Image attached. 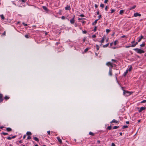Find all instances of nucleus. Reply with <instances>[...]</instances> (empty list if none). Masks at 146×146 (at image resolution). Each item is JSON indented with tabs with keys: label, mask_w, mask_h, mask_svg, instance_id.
Instances as JSON below:
<instances>
[{
	"label": "nucleus",
	"mask_w": 146,
	"mask_h": 146,
	"mask_svg": "<svg viewBox=\"0 0 146 146\" xmlns=\"http://www.w3.org/2000/svg\"><path fill=\"white\" fill-rule=\"evenodd\" d=\"M26 134L27 135H31L32 134V133H31V132H30V131H27V133H26Z\"/></svg>",
	"instance_id": "nucleus-18"
},
{
	"label": "nucleus",
	"mask_w": 146,
	"mask_h": 146,
	"mask_svg": "<svg viewBox=\"0 0 146 146\" xmlns=\"http://www.w3.org/2000/svg\"><path fill=\"white\" fill-rule=\"evenodd\" d=\"M145 102H146V100H143L141 102V103H144Z\"/></svg>",
	"instance_id": "nucleus-36"
},
{
	"label": "nucleus",
	"mask_w": 146,
	"mask_h": 146,
	"mask_svg": "<svg viewBox=\"0 0 146 146\" xmlns=\"http://www.w3.org/2000/svg\"><path fill=\"white\" fill-rule=\"evenodd\" d=\"M3 95L0 93V103L2 102L3 101Z\"/></svg>",
	"instance_id": "nucleus-6"
},
{
	"label": "nucleus",
	"mask_w": 146,
	"mask_h": 146,
	"mask_svg": "<svg viewBox=\"0 0 146 146\" xmlns=\"http://www.w3.org/2000/svg\"><path fill=\"white\" fill-rule=\"evenodd\" d=\"M96 49L97 50H98L100 48V46L99 45H98L97 44L96 45Z\"/></svg>",
	"instance_id": "nucleus-29"
},
{
	"label": "nucleus",
	"mask_w": 146,
	"mask_h": 146,
	"mask_svg": "<svg viewBox=\"0 0 146 146\" xmlns=\"http://www.w3.org/2000/svg\"><path fill=\"white\" fill-rule=\"evenodd\" d=\"M146 108L145 107H141L139 110V112H141L143 110H144L146 109Z\"/></svg>",
	"instance_id": "nucleus-4"
},
{
	"label": "nucleus",
	"mask_w": 146,
	"mask_h": 146,
	"mask_svg": "<svg viewBox=\"0 0 146 146\" xmlns=\"http://www.w3.org/2000/svg\"><path fill=\"white\" fill-rule=\"evenodd\" d=\"M124 13V10H121L120 11L119 14H122Z\"/></svg>",
	"instance_id": "nucleus-23"
},
{
	"label": "nucleus",
	"mask_w": 146,
	"mask_h": 146,
	"mask_svg": "<svg viewBox=\"0 0 146 146\" xmlns=\"http://www.w3.org/2000/svg\"><path fill=\"white\" fill-rule=\"evenodd\" d=\"M141 39H141L140 38H139L138 40V42H140L141 40Z\"/></svg>",
	"instance_id": "nucleus-42"
},
{
	"label": "nucleus",
	"mask_w": 146,
	"mask_h": 146,
	"mask_svg": "<svg viewBox=\"0 0 146 146\" xmlns=\"http://www.w3.org/2000/svg\"><path fill=\"white\" fill-rule=\"evenodd\" d=\"M80 16L81 17H84V15H83V14H81L80 15Z\"/></svg>",
	"instance_id": "nucleus-56"
},
{
	"label": "nucleus",
	"mask_w": 146,
	"mask_h": 146,
	"mask_svg": "<svg viewBox=\"0 0 146 146\" xmlns=\"http://www.w3.org/2000/svg\"><path fill=\"white\" fill-rule=\"evenodd\" d=\"M136 45H135V44H132L131 45V47H135Z\"/></svg>",
	"instance_id": "nucleus-40"
},
{
	"label": "nucleus",
	"mask_w": 146,
	"mask_h": 146,
	"mask_svg": "<svg viewBox=\"0 0 146 146\" xmlns=\"http://www.w3.org/2000/svg\"><path fill=\"white\" fill-rule=\"evenodd\" d=\"M123 95L126 96H129L132 93V92L124 90H123Z\"/></svg>",
	"instance_id": "nucleus-1"
},
{
	"label": "nucleus",
	"mask_w": 146,
	"mask_h": 146,
	"mask_svg": "<svg viewBox=\"0 0 146 146\" xmlns=\"http://www.w3.org/2000/svg\"><path fill=\"white\" fill-rule=\"evenodd\" d=\"M111 61H112L115 62H116L117 61L116 60H115L113 59H111Z\"/></svg>",
	"instance_id": "nucleus-59"
},
{
	"label": "nucleus",
	"mask_w": 146,
	"mask_h": 146,
	"mask_svg": "<svg viewBox=\"0 0 146 146\" xmlns=\"http://www.w3.org/2000/svg\"><path fill=\"white\" fill-rule=\"evenodd\" d=\"M128 70H126V71L124 72L123 74V76H126L127 74L128 73Z\"/></svg>",
	"instance_id": "nucleus-24"
},
{
	"label": "nucleus",
	"mask_w": 146,
	"mask_h": 146,
	"mask_svg": "<svg viewBox=\"0 0 146 146\" xmlns=\"http://www.w3.org/2000/svg\"><path fill=\"white\" fill-rule=\"evenodd\" d=\"M133 50L135 51H137V53L139 54L143 53L145 52L144 51L137 48H134Z\"/></svg>",
	"instance_id": "nucleus-2"
},
{
	"label": "nucleus",
	"mask_w": 146,
	"mask_h": 146,
	"mask_svg": "<svg viewBox=\"0 0 146 146\" xmlns=\"http://www.w3.org/2000/svg\"><path fill=\"white\" fill-rule=\"evenodd\" d=\"M135 42V40H133L131 42V43L132 44H133Z\"/></svg>",
	"instance_id": "nucleus-58"
},
{
	"label": "nucleus",
	"mask_w": 146,
	"mask_h": 146,
	"mask_svg": "<svg viewBox=\"0 0 146 146\" xmlns=\"http://www.w3.org/2000/svg\"><path fill=\"white\" fill-rule=\"evenodd\" d=\"M101 15H100L98 16V17L99 18V19H100L101 17Z\"/></svg>",
	"instance_id": "nucleus-55"
},
{
	"label": "nucleus",
	"mask_w": 146,
	"mask_h": 146,
	"mask_svg": "<svg viewBox=\"0 0 146 146\" xmlns=\"http://www.w3.org/2000/svg\"><path fill=\"white\" fill-rule=\"evenodd\" d=\"M75 17V16L74 15L72 19H71L70 20V22L71 24H74V23L75 21L74 20V19Z\"/></svg>",
	"instance_id": "nucleus-3"
},
{
	"label": "nucleus",
	"mask_w": 146,
	"mask_h": 146,
	"mask_svg": "<svg viewBox=\"0 0 146 146\" xmlns=\"http://www.w3.org/2000/svg\"><path fill=\"white\" fill-rule=\"evenodd\" d=\"M25 36L27 38H29V35H27V34H26V35H25Z\"/></svg>",
	"instance_id": "nucleus-38"
},
{
	"label": "nucleus",
	"mask_w": 146,
	"mask_h": 146,
	"mask_svg": "<svg viewBox=\"0 0 146 146\" xmlns=\"http://www.w3.org/2000/svg\"><path fill=\"white\" fill-rule=\"evenodd\" d=\"M108 0H105L104 3H107Z\"/></svg>",
	"instance_id": "nucleus-52"
},
{
	"label": "nucleus",
	"mask_w": 146,
	"mask_h": 146,
	"mask_svg": "<svg viewBox=\"0 0 146 146\" xmlns=\"http://www.w3.org/2000/svg\"><path fill=\"white\" fill-rule=\"evenodd\" d=\"M16 137V135H14L11 137V139L14 138H15Z\"/></svg>",
	"instance_id": "nucleus-47"
},
{
	"label": "nucleus",
	"mask_w": 146,
	"mask_h": 146,
	"mask_svg": "<svg viewBox=\"0 0 146 146\" xmlns=\"http://www.w3.org/2000/svg\"><path fill=\"white\" fill-rule=\"evenodd\" d=\"M84 19V18H79L78 19V20H82V19Z\"/></svg>",
	"instance_id": "nucleus-48"
},
{
	"label": "nucleus",
	"mask_w": 146,
	"mask_h": 146,
	"mask_svg": "<svg viewBox=\"0 0 146 146\" xmlns=\"http://www.w3.org/2000/svg\"><path fill=\"white\" fill-rule=\"evenodd\" d=\"M145 45V44L144 42H143L142 44L140 45V46L141 47H144Z\"/></svg>",
	"instance_id": "nucleus-20"
},
{
	"label": "nucleus",
	"mask_w": 146,
	"mask_h": 146,
	"mask_svg": "<svg viewBox=\"0 0 146 146\" xmlns=\"http://www.w3.org/2000/svg\"><path fill=\"white\" fill-rule=\"evenodd\" d=\"M19 142L20 143H22L23 142L22 140H20L19 141Z\"/></svg>",
	"instance_id": "nucleus-62"
},
{
	"label": "nucleus",
	"mask_w": 146,
	"mask_h": 146,
	"mask_svg": "<svg viewBox=\"0 0 146 146\" xmlns=\"http://www.w3.org/2000/svg\"><path fill=\"white\" fill-rule=\"evenodd\" d=\"M23 24L25 26H27V25L26 24H25L24 23H23Z\"/></svg>",
	"instance_id": "nucleus-44"
},
{
	"label": "nucleus",
	"mask_w": 146,
	"mask_h": 146,
	"mask_svg": "<svg viewBox=\"0 0 146 146\" xmlns=\"http://www.w3.org/2000/svg\"><path fill=\"white\" fill-rule=\"evenodd\" d=\"M47 132L49 135H50V131H47Z\"/></svg>",
	"instance_id": "nucleus-61"
},
{
	"label": "nucleus",
	"mask_w": 146,
	"mask_h": 146,
	"mask_svg": "<svg viewBox=\"0 0 146 146\" xmlns=\"http://www.w3.org/2000/svg\"><path fill=\"white\" fill-rule=\"evenodd\" d=\"M115 10L114 9H112L111 11V13H113L114 12H115Z\"/></svg>",
	"instance_id": "nucleus-39"
},
{
	"label": "nucleus",
	"mask_w": 146,
	"mask_h": 146,
	"mask_svg": "<svg viewBox=\"0 0 146 146\" xmlns=\"http://www.w3.org/2000/svg\"><path fill=\"white\" fill-rule=\"evenodd\" d=\"M83 32V33H84V34H86V33H87V32L86 31H82Z\"/></svg>",
	"instance_id": "nucleus-50"
},
{
	"label": "nucleus",
	"mask_w": 146,
	"mask_h": 146,
	"mask_svg": "<svg viewBox=\"0 0 146 146\" xmlns=\"http://www.w3.org/2000/svg\"><path fill=\"white\" fill-rule=\"evenodd\" d=\"M7 139L9 140H10L11 139V137H8L7 138Z\"/></svg>",
	"instance_id": "nucleus-45"
},
{
	"label": "nucleus",
	"mask_w": 146,
	"mask_h": 146,
	"mask_svg": "<svg viewBox=\"0 0 146 146\" xmlns=\"http://www.w3.org/2000/svg\"><path fill=\"white\" fill-rule=\"evenodd\" d=\"M9 97L8 96H5L4 97V99L5 100H7L9 99Z\"/></svg>",
	"instance_id": "nucleus-25"
},
{
	"label": "nucleus",
	"mask_w": 146,
	"mask_h": 146,
	"mask_svg": "<svg viewBox=\"0 0 146 146\" xmlns=\"http://www.w3.org/2000/svg\"><path fill=\"white\" fill-rule=\"evenodd\" d=\"M82 24H85V23L86 21H82Z\"/></svg>",
	"instance_id": "nucleus-57"
},
{
	"label": "nucleus",
	"mask_w": 146,
	"mask_h": 146,
	"mask_svg": "<svg viewBox=\"0 0 146 146\" xmlns=\"http://www.w3.org/2000/svg\"><path fill=\"white\" fill-rule=\"evenodd\" d=\"M1 134H3L4 135H7L8 134V133H5V132H3L1 133Z\"/></svg>",
	"instance_id": "nucleus-33"
},
{
	"label": "nucleus",
	"mask_w": 146,
	"mask_h": 146,
	"mask_svg": "<svg viewBox=\"0 0 146 146\" xmlns=\"http://www.w3.org/2000/svg\"><path fill=\"white\" fill-rule=\"evenodd\" d=\"M140 38H141V39H145V38H144L143 36L142 35L141 36V37Z\"/></svg>",
	"instance_id": "nucleus-41"
},
{
	"label": "nucleus",
	"mask_w": 146,
	"mask_h": 146,
	"mask_svg": "<svg viewBox=\"0 0 146 146\" xmlns=\"http://www.w3.org/2000/svg\"><path fill=\"white\" fill-rule=\"evenodd\" d=\"M110 31V30L109 29H106V31L107 33H109Z\"/></svg>",
	"instance_id": "nucleus-37"
},
{
	"label": "nucleus",
	"mask_w": 146,
	"mask_h": 146,
	"mask_svg": "<svg viewBox=\"0 0 146 146\" xmlns=\"http://www.w3.org/2000/svg\"><path fill=\"white\" fill-rule=\"evenodd\" d=\"M126 36L125 35H123L121 36V37L122 38H125Z\"/></svg>",
	"instance_id": "nucleus-63"
},
{
	"label": "nucleus",
	"mask_w": 146,
	"mask_h": 146,
	"mask_svg": "<svg viewBox=\"0 0 146 146\" xmlns=\"http://www.w3.org/2000/svg\"><path fill=\"white\" fill-rule=\"evenodd\" d=\"M109 74L110 76H112V73L111 70L110 69V70L109 71Z\"/></svg>",
	"instance_id": "nucleus-16"
},
{
	"label": "nucleus",
	"mask_w": 146,
	"mask_h": 146,
	"mask_svg": "<svg viewBox=\"0 0 146 146\" xmlns=\"http://www.w3.org/2000/svg\"><path fill=\"white\" fill-rule=\"evenodd\" d=\"M26 135H24L23 137V139H25V138L26 137Z\"/></svg>",
	"instance_id": "nucleus-64"
},
{
	"label": "nucleus",
	"mask_w": 146,
	"mask_h": 146,
	"mask_svg": "<svg viewBox=\"0 0 146 146\" xmlns=\"http://www.w3.org/2000/svg\"><path fill=\"white\" fill-rule=\"evenodd\" d=\"M128 127V126L127 125H123L122 127V129H124L125 128H127Z\"/></svg>",
	"instance_id": "nucleus-27"
},
{
	"label": "nucleus",
	"mask_w": 146,
	"mask_h": 146,
	"mask_svg": "<svg viewBox=\"0 0 146 146\" xmlns=\"http://www.w3.org/2000/svg\"><path fill=\"white\" fill-rule=\"evenodd\" d=\"M92 38H94L96 37V36L95 35H92Z\"/></svg>",
	"instance_id": "nucleus-46"
},
{
	"label": "nucleus",
	"mask_w": 146,
	"mask_h": 146,
	"mask_svg": "<svg viewBox=\"0 0 146 146\" xmlns=\"http://www.w3.org/2000/svg\"><path fill=\"white\" fill-rule=\"evenodd\" d=\"M89 134L92 136H94V134L92 132H90L89 133Z\"/></svg>",
	"instance_id": "nucleus-30"
},
{
	"label": "nucleus",
	"mask_w": 146,
	"mask_h": 146,
	"mask_svg": "<svg viewBox=\"0 0 146 146\" xmlns=\"http://www.w3.org/2000/svg\"><path fill=\"white\" fill-rule=\"evenodd\" d=\"M100 6L102 8H103L104 7V5L103 4H101L100 5Z\"/></svg>",
	"instance_id": "nucleus-34"
},
{
	"label": "nucleus",
	"mask_w": 146,
	"mask_h": 146,
	"mask_svg": "<svg viewBox=\"0 0 146 146\" xmlns=\"http://www.w3.org/2000/svg\"><path fill=\"white\" fill-rule=\"evenodd\" d=\"M0 16L1 17V19L3 20H4L5 18L3 15L2 14V15H0Z\"/></svg>",
	"instance_id": "nucleus-15"
},
{
	"label": "nucleus",
	"mask_w": 146,
	"mask_h": 146,
	"mask_svg": "<svg viewBox=\"0 0 146 146\" xmlns=\"http://www.w3.org/2000/svg\"><path fill=\"white\" fill-rule=\"evenodd\" d=\"M141 16V14L138 13H135L134 14V16L135 17H137V16L140 17Z\"/></svg>",
	"instance_id": "nucleus-5"
},
{
	"label": "nucleus",
	"mask_w": 146,
	"mask_h": 146,
	"mask_svg": "<svg viewBox=\"0 0 146 146\" xmlns=\"http://www.w3.org/2000/svg\"><path fill=\"white\" fill-rule=\"evenodd\" d=\"M107 129L109 130H110L111 129V126H108Z\"/></svg>",
	"instance_id": "nucleus-31"
},
{
	"label": "nucleus",
	"mask_w": 146,
	"mask_h": 146,
	"mask_svg": "<svg viewBox=\"0 0 146 146\" xmlns=\"http://www.w3.org/2000/svg\"><path fill=\"white\" fill-rule=\"evenodd\" d=\"M109 43H108V44H106V45H104L103 46V48H106V47H107L108 46V45H109Z\"/></svg>",
	"instance_id": "nucleus-21"
},
{
	"label": "nucleus",
	"mask_w": 146,
	"mask_h": 146,
	"mask_svg": "<svg viewBox=\"0 0 146 146\" xmlns=\"http://www.w3.org/2000/svg\"><path fill=\"white\" fill-rule=\"evenodd\" d=\"M136 7V6L135 5H134L133 6V7H131L129 9L130 10H132L134 9H135V7Z\"/></svg>",
	"instance_id": "nucleus-14"
},
{
	"label": "nucleus",
	"mask_w": 146,
	"mask_h": 146,
	"mask_svg": "<svg viewBox=\"0 0 146 146\" xmlns=\"http://www.w3.org/2000/svg\"><path fill=\"white\" fill-rule=\"evenodd\" d=\"M118 42V41H117V40H115V41L114 42V43H113V44H114V45H116L117 44V43Z\"/></svg>",
	"instance_id": "nucleus-26"
},
{
	"label": "nucleus",
	"mask_w": 146,
	"mask_h": 146,
	"mask_svg": "<svg viewBox=\"0 0 146 146\" xmlns=\"http://www.w3.org/2000/svg\"><path fill=\"white\" fill-rule=\"evenodd\" d=\"M7 131L8 132L11 131H12V129L10 127H7L6 128Z\"/></svg>",
	"instance_id": "nucleus-12"
},
{
	"label": "nucleus",
	"mask_w": 146,
	"mask_h": 146,
	"mask_svg": "<svg viewBox=\"0 0 146 146\" xmlns=\"http://www.w3.org/2000/svg\"><path fill=\"white\" fill-rule=\"evenodd\" d=\"M65 18V17H64V16H62L61 17V19H64Z\"/></svg>",
	"instance_id": "nucleus-53"
},
{
	"label": "nucleus",
	"mask_w": 146,
	"mask_h": 146,
	"mask_svg": "<svg viewBox=\"0 0 146 146\" xmlns=\"http://www.w3.org/2000/svg\"><path fill=\"white\" fill-rule=\"evenodd\" d=\"M111 63L110 62H107L106 64V65H107L108 66H109L111 65Z\"/></svg>",
	"instance_id": "nucleus-19"
},
{
	"label": "nucleus",
	"mask_w": 146,
	"mask_h": 146,
	"mask_svg": "<svg viewBox=\"0 0 146 146\" xmlns=\"http://www.w3.org/2000/svg\"><path fill=\"white\" fill-rule=\"evenodd\" d=\"M131 47V46H126V48H128Z\"/></svg>",
	"instance_id": "nucleus-60"
},
{
	"label": "nucleus",
	"mask_w": 146,
	"mask_h": 146,
	"mask_svg": "<svg viewBox=\"0 0 146 146\" xmlns=\"http://www.w3.org/2000/svg\"><path fill=\"white\" fill-rule=\"evenodd\" d=\"M42 8L46 12H48L49 11V10L45 6H43Z\"/></svg>",
	"instance_id": "nucleus-8"
},
{
	"label": "nucleus",
	"mask_w": 146,
	"mask_h": 146,
	"mask_svg": "<svg viewBox=\"0 0 146 146\" xmlns=\"http://www.w3.org/2000/svg\"><path fill=\"white\" fill-rule=\"evenodd\" d=\"M108 9V7L107 6H106V7L105 8V10H106V11H107Z\"/></svg>",
	"instance_id": "nucleus-54"
},
{
	"label": "nucleus",
	"mask_w": 146,
	"mask_h": 146,
	"mask_svg": "<svg viewBox=\"0 0 146 146\" xmlns=\"http://www.w3.org/2000/svg\"><path fill=\"white\" fill-rule=\"evenodd\" d=\"M105 36H104L103 37V38H102V40H101L99 41V42H101L102 43H104V41L105 40Z\"/></svg>",
	"instance_id": "nucleus-9"
},
{
	"label": "nucleus",
	"mask_w": 146,
	"mask_h": 146,
	"mask_svg": "<svg viewBox=\"0 0 146 146\" xmlns=\"http://www.w3.org/2000/svg\"><path fill=\"white\" fill-rule=\"evenodd\" d=\"M96 30H97V27L96 26L95 27L94 29L93 30V31H94V32H95L96 31Z\"/></svg>",
	"instance_id": "nucleus-35"
},
{
	"label": "nucleus",
	"mask_w": 146,
	"mask_h": 146,
	"mask_svg": "<svg viewBox=\"0 0 146 146\" xmlns=\"http://www.w3.org/2000/svg\"><path fill=\"white\" fill-rule=\"evenodd\" d=\"M5 34H6V32H5V31L4 33L2 34V35H4V36H5Z\"/></svg>",
	"instance_id": "nucleus-49"
},
{
	"label": "nucleus",
	"mask_w": 146,
	"mask_h": 146,
	"mask_svg": "<svg viewBox=\"0 0 146 146\" xmlns=\"http://www.w3.org/2000/svg\"><path fill=\"white\" fill-rule=\"evenodd\" d=\"M132 68V66H130V67H129V69L128 70H128V71H130L131 70Z\"/></svg>",
	"instance_id": "nucleus-28"
},
{
	"label": "nucleus",
	"mask_w": 146,
	"mask_h": 146,
	"mask_svg": "<svg viewBox=\"0 0 146 146\" xmlns=\"http://www.w3.org/2000/svg\"><path fill=\"white\" fill-rule=\"evenodd\" d=\"M33 139L34 140L37 142H38L39 141V139L36 137H34Z\"/></svg>",
	"instance_id": "nucleus-13"
},
{
	"label": "nucleus",
	"mask_w": 146,
	"mask_h": 146,
	"mask_svg": "<svg viewBox=\"0 0 146 146\" xmlns=\"http://www.w3.org/2000/svg\"><path fill=\"white\" fill-rule=\"evenodd\" d=\"M111 146H115V144L114 143H111Z\"/></svg>",
	"instance_id": "nucleus-51"
},
{
	"label": "nucleus",
	"mask_w": 146,
	"mask_h": 146,
	"mask_svg": "<svg viewBox=\"0 0 146 146\" xmlns=\"http://www.w3.org/2000/svg\"><path fill=\"white\" fill-rule=\"evenodd\" d=\"M98 19H96V20H95L94 22L92 23V25H95L97 23V21H98Z\"/></svg>",
	"instance_id": "nucleus-22"
},
{
	"label": "nucleus",
	"mask_w": 146,
	"mask_h": 146,
	"mask_svg": "<svg viewBox=\"0 0 146 146\" xmlns=\"http://www.w3.org/2000/svg\"><path fill=\"white\" fill-rule=\"evenodd\" d=\"M119 127V126H114L113 127V129H116L117 128H118Z\"/></svg>",
	"instance_id": "nucleus-32"
},
{
	"label": "nucleus",
	"mask_w": 146,
	"mask_h": 146,
	"mask_svg": "<svg viewBox=\"0 0 146 146\" xmlns=\"http://www.w3.org/2000/svg\"><path fill=\"white\" fill-rule=\"evenodd\" d=\"M90 48L89 47L86 48L84 50V52H86Z\"/></svg>",
	"instance_id": "nucleus-17"
},
{
	"label": "nucleus",
	"mask_w": 146,
	"mask_h": 146,
	"mask_svg": "<svg viewBox=\"0 0 146 146\" xmlns=\"http://www.w3.org/2000/svg\"><path fill=\"white\" fill-rule=\"evenodd\" d=\"M57 139L58 141V142L60 143H62V141L61 139L59 137H57Z\"/></svg>",
	"instance_id": "nucleus-10"
},
{
	"label": "nucleus",
	"mask_w": 146,
	"mask_h": 146,
	"mask_svg": "<svg viewBox=\"0 0 146 146\" xmlns=\"http://www.w3.org/2000/svg\"><path fill=\"white\" fill-rule=\"evenodd\" d=\"M65 9L66 10H70L71 9V8L70 5H67L65 7Z\"/></svg>",
	"instance_id": "nucleus-7"
},
{
	"label": "nucleus",
	"mask_w": 146,
	"mask_h": 146,
	"mask_svg": "<svg viewBox=\"0 0 146 146\" xmlns=\"http://www.w3.org/2000/svg\"><path fill=\"white\" fill-rule=\"evenodd\" d=\"M31 139V137L30 136H28L27 138V139Z\"/></svg>",
	"instance_id": "nucleus-43"
},
{
	"label": "nucleus",
	"mask_w": 146,
	"mask_h": 146,
	"mask_svg": "<svg viewBox=\"0 0 146 146\" xmlns=\"http://www.w3.org/2000/svg\"><path fill=\"white\" fill-rule=\"evenodd\" d=\"M119 121H117L115 120V119H113L112 121L110 122L111 123H118Z\"/></svg>",
	"instance_id": "nucleus-11"
}]
</instances>
